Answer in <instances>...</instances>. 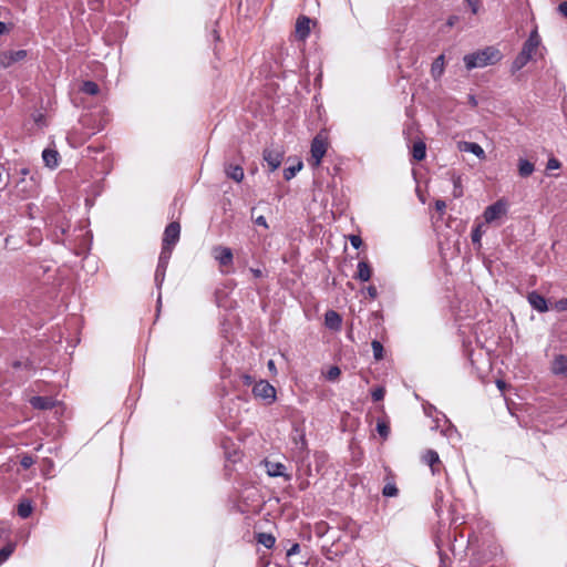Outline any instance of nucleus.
I'll return each instance as SVG.
<instances>
[{"label":"nucleus","instance_id":"obj_53","mask_svg":"<svg viewBox=\"0 0 567 567\" xmlns=\"http://www.w3.org/2000/svg\"><path fill=\"white\" fill-rule=\"evenodd\" d=\"M212 37H213L214 41H219L220 37H219V32L217 29H213Z\"/></svg>","mask_w":567,"mask_h":567},{"label":"nucleus","instance_id":"obj_6","mask_svg":"<svg viewBox=\"0 0 567 567\" xmlns=\"http://www.w3.org/2000/svg\"><path fill=\"white\" fill-rule=\"evenodd\" d=\"M252 394L271 404L276 400V389L266 380H260L252 386Z\"/></svg>","mask_w":567,"mask_h":567},{"label":"nucleus","instance_id":"obj_55","mask_svg":"<svg viewBox=\"0 0 567 567\" xmlns=\"http://www.w3.org/2000/svg\"><path fill=\"white\" fill-rule=\"evenodd\" d=\"M7 31V24L0 21V34H3Z\"/></svg>","mask_w":567,"mask_h":567},{"label":"nucleus","instance_id":"obj_48","mask_svg":"<svg viewBox=\"0 0 567 567\" xmlns=\"http://www.w3.org/2000/svg\"><path fill=\"white\" fill-rule=\"evenodd\" d=\"M367 293L370 299L374 300L378 297V290L375 286L367 287Z\"/></svg>","mask_w":567,"mask_h":567},{"label":"nucleus","instance_id":"obj_35","mask_svg":"<svg viewBox=\"0 0 567 567\" xmlns=\"http://www.w3.org/2000/svg\"><path fill=\"white\" fill-rule=\"evenodd\" d=\"M382 494L385 497H395L399 494V489L394 483H388L383 487Z\"/></svg>","mask_w":567,"mask_h":567},{"label":"nucleus","instance_id":"obj_4","mask_svg":"<svg viewBox=\"0 0 567 567\" xmlns=\"http://www.w3.org/2000/svg\"><path fill=\"white\" fill-rule=\"evenodd\" d=\"M181 236V225L177 221L169 223L163 236L162 249H168L173 252L174 246L178 243Z\"/></svg>","mask_w":567,"mask_h":567},{"label":"nucleus","instance_id":"obj_56","mask_svg":"<svg viewBox=\"0 0 567 567\" xmlns=\"http://www.w3.org/2000/svg\"><path fill=\"white\" fill-rule=\"evenodd\" d=\"M267 365L270 371H276L275 362L272 360H269Z\"/></svg>","mask_w":567,"mask_h":567},{"label":"nucleus","instance_id":"obj_42","mask_svg":"<svg viewBox=\"0 0 567 567\" xmlns=\"http://www.w3.org/2000/svg\"><path fill=\"white\" fill-rule=\"evenodd\" d=\"M349 239H350L351 246L354 249L360 248V246L362 245V239L359 235H351Z\"/></svg>","mask_w":567,"mask_h":567},{"label":"nucleus","instance_id":"obj_26","mask_svg":"<svg viewBox=\"0 0 567 567\" xmlns=\"http://www.w3.org/2000/svg\"><path fill=\"white\" fill-rule=\"evenodd\" d=\"M256 538H257V542L259 544H261L262 546H265L267 549L272 548L276 543L275 536L269 533H258Z\"/></svg>","mask_w":567,"mask_h":567},{"label":"nucleus","instance_id":"obj_59","mask_svg":"<svg viewBox=\"0 0 567 567\" xmlns=\"http://www.w3.org/2000/svg\"><path fill=\"white\" fill-rule=\"evenodd\" d=\"M470 102L473 106H475L477 104V102L473 95L470 96Z\"/></svg>","mask_w":567,"mask_h":567},{"label":"nucleus","instance_id":"obj_11","mask_svg":"<svg viewBox=\"0 0 567 567\" xmlns=\"http://www.w3.org/2000/svg\"><path fill=\"white\" fill-rule=\"evenodd\" d=\"M262 156L269 167V172H275L281 165L284 158V154L281 152L269 148L264 151Z\"/></svg>","mask_w":567,"mask_h":567},{"label":"nucleus","instance_id":"obj_51","mask_svg":"<svg viewBox=\"0 0 567 567\" xmlns=\"http://www.w3.org/2000/svg\"><path fill=\"white\" fill-rule=\"evenodd\" d=\"M2 172H3V166L0 164V190H3L6 189V187L8 186L9 182H3V175H2Z\"/></svg>","mask_w":567,"mask_h":567},{"label":"nucleus","instance_id":"obj_7","mask_svg":"<svg viewBox=\"0 0 567 567\" xmlns=\"http://www.w3.org/2000/svg\"><path fill=\"white\" fill-rule=\"evenodd\" d=\"M27 55L28 51L23 49L17 51L9 50L0 52V70L7 69L12 64L24 60Z\"/></svg>","mask_w":567,"mask_h":567},{"label":"nucleus","instance_id":"obj_9","mask_svg":"<svg viewBox=\"0 0 567 567\" xmlns=\"http://www.w3.org/2000/svg\"><path fill=\"white\" fill-rule=\"evenodd\" d=\"M266 473L271 477H284L285 481L289 482L291 475L286 473V466L279 462L265 461L264 462Z\"/></svg>","mask_w":567,"mask_h":567},{"label":"nucleus","instance_id":"obj_3","mask_svg":"<svg viewBox=\"0 0 567 567\" xmlns=\"http://www.w3.org/2000/svg\"><path fill=\"white\" fill-rule=\"evenodd\" d=\"M328 150V138L322 133L317 134L311 141L310 153L311 157L309 159L310 164L313 167H318L321 164L323 156L326 155Z\"/></svg>","mask_w":567,"mask_h":567},{"label":"nucleus","instance_id":"obj_25","mask_svg":"<svg viewBox=\"0 0 567 567\" xmlns=\"http://www.w3.org/2000/svg\"><path fill=\"white\" fill-rule=\"evenodd\" d=\"M58 157H59V154L54 150L47 148L42 152V158H43L45 165L51 168L58 166Z\"/></svg>","mask_w":567,"mask_h":567},{"label":"nucleus","instance_id":"obj_45","mask_svg":"<svg viewBox=\"0 0 567 567\" xmlns=\"http://www.w3.org/2000/svg\"><path fill=\"white\" fill-rule=\"evenodd\" d=\"M300 551V545L298 543H293L289 549H287V557H291L297 555Z\"/></svg>","mask_w":567,"mask_h":567},{"label":"nucleus","instance_id":"obj_14","mask_svg":"<svg viewBox=\"0 0 567 567\" xmlns=\"http://www.w3.org/2000/svg\"><path fill=\"white\" fill-rule=\"evenodd\" d=\"M324 324L327 328L338 331L341 329L342 318L334 310H328L324 315Z\"/></svg>","mask_w":567,"mask_h":567},{"label":"nucleus","instance_id":"obj_57","mask_svg":"<svg viewBox=\"0 0 567 567\" xmlns=\"http://www.w3.org/2000/svg\"><path fill=\"white\" fill-rule=\"evenodd\" d=\"M29 173H30V169L28 167H23L20 169V174L23 176L28 175Z\"/></svg>","mask_w":567,"mask_h":567},{"label":"nucleus","instance_id":"obj_20","mask_svg":"<svg viewBox=\"0 0 567 567\" xmlns=\"http://www.w3.org/2000/svg\"><path fill=\"white\" fill-rule=\"evenodd\" d=\"M225 173L228 178L235 181L236 183H240L244 179V169L239 165L229 164L226 166Z\"/></svg>","mask_w":567,"mask_h":567},{"label":"nucleus","instance_id":"obj_60","mask_svg":"<svg viewBox=\"0 0 567 567\" xmlns=\"http://www.w3.org/2000/svg\"><path fill=\"white\" fill-rule=\"evenodd\" d=\"M497 386H498L499 389H502V388L504 386V382H503L502 380H498V381H497Z\"/></svg>","mask_w":567,"mask_h":567},{"label":"nucleus","instance_id":"obj_37","mask_svg":"<svg viewBox=\"0 0 567 567\" xmlns=\"http://www.w3.org/2000/svg\"><path fill=\"white\" fill-rule=\"evenodd\" d=\"M296 446L300 451V453H303L307 451V440L305 434H299L298 440H296Z\"/></svg>","mask_w":567,"mask_h":567},{"label":"nucleus","instance_id":"obj_39","mask_svg":"<svg viewBox=\"0 0 567 567\" xmlns=\"http://www.w3.org/2000/svg\"><path fill=\"white\" fill-rule=\"evenodd\" d=\"M441 415H442V419L444 420V422L449 424L446 430H442V433H443V435L451 437L452 433L456 432V429L454 427V425H452L450 423V421L446 419V416L444 414H441Z\"/></svg>","mask_w":567,"mask_h":567},{"label":"nucleus","instance_id":"obj_19","mask_svg":"<svg viewBox=\"0 0 567 567\" xmlns=\"http://www.w3.org/2000/svg\"><path fill=\"white\" fill-rule=\"evenodd\" d=\"M462 152H468L474 154L478 158H485V152L483 147L474 142H463L460 146Z\"/></svg>","mask_w":567,"mask_h":567},{"label":"nucleus","instance_id":"obj_22","mask_svg":"<svg viewBox=\"0 0 567 567\" xmlns=\"http://www.w3.org/2000/svg\"><path fill=\"white\" fill-rule=\"evenodd\" d=\"M412 157L417 161V162H421L425 158L426 156V145L423 141H416L414 142L413 146H412Z\"/></svg>","mask_w":567,"mask_h":567},{"label":"nucleus","instance_id":"obj_49","mask_svg":"<svg viewBox=\"0 0 567 567\" xmlns=\"http://www.w3.org/2000/svg\"><path fill=\"white\" fill-rule=\"evenodd\" d=\"M249 271L254 278H261L265 276L264 271L259 268H249Z\"/></svg>","mask_w":567,"mask_h":567},{"label":"nucleus","instance_id":"obj_30","mask_svg":"<svg viewBox=\"0 0 567 567\" xmlns=\"http://www.w3.org/2000/svg\"><path fill=\"white\" fill-rule=\"evenodd\" d=\"M16 543H8L0 549V565H2L14 551Z\"/></svg>","mask_w":567,"mask_h":567},{"label":"nucleus","instance_id":"obj_62","mask_svg":"<svg viewBox=\"0 0 567 567\" xmlns=\"http://www.w3.org/2000/svg\"><path fill=\"white\" fill-rule=\"evenodd\" d=\"M453 23H454V22H453V18H450V20H449V24H450V25H453Z\"/></svg>","mask_w":567,"mask_h":567},{"label":"nucleus","instance_id":"obj_31","mask_svg":"<svg viewBox=\"0 0 567 567\" xmlns=\"http://www.w3.org/2000/svg\"><path fill=\"white\" fill-rule=\"evenodd\" d=\"M302 168V162H298L296 165H291L289 167H286L284 169V178L286 181L292 179L298 172H300Z\"/></svg>","mask_w":567,"mask_h":567},{"label":"nucleus","instance_id":"obj_40","mask_svg":"<svg viewBox=\"0 0 567 567\" xmlns=\"http://www.w3.org/2000/svg\"><path fill=\"white\" fill-rule=\"evenodd\" d=\"M554 308L557 311H567V298H561L557 300L554 305Z\"/></svg>","mask_w":567,"mask_h":567},{"label":"nucleus","instance_id":"obj_12","mask_svg":"<svg viewBox=\"0 0 567 567\" xmlns=\"http://www.w3.org/2000/svg\"><path fill=\"white\" fill-rule=\"evenodd\" d=\"M527 301L534 310L540 313L548 311V303L546 298L535 290L528 292Z\"/></svg>","mask_w":567,"mask_h":567},{"label":"nucleus","instance_id":"obj_38","mask_svg":"<svg viewBox=\"0 0 567 567\" xmlns=\"http://www.w3.org/2000/svg\"><path fill=\"white\" fill-rule=\"evenodd\" d=\"M34 463V460L31 455H23L20 460V465L23 467V468H30Z\"/></svg>","mask_w":567,"mask_h":567},{"label":"nucleus","instance_id":"obj_16","mask_svg":"<svg viewBox=\"0 0 567 567\" xmlns=\"http://www.w3.org/2000/svg\"><path fill=\"white\" fill-rule=\"evenodd\" d=\"M371 275H372V269H371L369 262L364 261V260L359 261L358 266H357V272L353 278L364 282V281L370 280Z\"/></svg>","mask_w":567,"mask_h":567},{"label":"nucleus","instance_id":"obj_50","mask_svg":"<svg viewBox=\"0 0 567 567\" xmlns=\"http://www.w3.org/2000/svg\"><path fill=\"white\" fill-rule=\"evenodd\" d=\"M255 224L258 225V226H262L265 228H268V224H267V220H266V217L265 216H258L256 219H255Z\"/></svg>","mask_w":567,"mask_h":567},{"label":"nucleus","instance_id":"obj_29","mask_svg":"<svg viewBox=\"0 0 567 567\" xmlns=\"http://www.w3.org/2000/svg\"><path fill=\"white\" fill-rule=\"evenodd\" d=\"M69 227L70 225L68 223H61L60 225L55 226L52 234L55 243H63V236L66 234Z\"/></svg>","mask_w":567,"mask_h":567},{"label":"nucleus","instance_id":"obj_8","mask_svg":"<svg viewBox=\"0 0 567 567\" xmlns=\"http://www.w3.org/2000/svg\"><path fill=\"white\" fill-rule=\"evenodd\" d=\"M506 212V204L503 200H497L485 208L483 217L486 224H491L505 215Z\"/></svg>","mask_w":567,"mask_h":567},{"label":"nucleus","instance_id":"obj_23","mask_svg":"<svg viewBox=\"0 0 567 567\" xmlns=\"http://www.w3.org/2000/svg\"><path fill=\"white\" fill-rule=\"evenodd\" d=\"M32 511H33V506H32V502L30 499H22L19 502L18 504V507H17V513L18 515L25 519L28 518L31 514H32Z\"/></svg>","mask_w":567,"mask_h":567},{"label":"nucleus","instance_id":"obj_17","mask_svg":"<svg viewBox=\"0 0 567 567\" xmlns=\"http://www.w3.org/2000/svg\"><path fill=\"white\" fill-rule=\"evenodd\" d=\"M31 405L38 410H50L54 406V401L49 396H32L30 400Z\"/></svg>","mask_w":567,"mask_h":567},{"label":"nucleus","instance_id":"obj_2","mask_svg":"<svg viewBox=\"0 0 567 567\" xmlns=\"http://www.w3.org/2000/svg\"><path fill=\"white\" fill-rule=\"evenodd\" d=\"M540 42L542 40L537 30H533L524 42L520 52L516 55L511 65V72L513 74L522 70L533 59V55L536 53Z\"/></svg>","mask_w":567,"mask_h":567},{"label":"nucleus","instance_id":"obj_18","mask_svg":"<svg viewBox=\"0 0 567 567\" xmlns=\"http://www.w3.org/2000/svg\"><path fill=\"white\" fill-rule=\"evenodd\" d=\"M551 370L557 375L567 377V357L564 354L555 357Z\"/></svg>","mask_w":567,"mask_h":567},{"label":"nucleus","instance_id":"obj_52","mask_svg":"<svg viewBox=\"0 0 567 567\" xmlns=\"http://www.w3.org/2000/svg\"><path fill=\"white\" fill-rule=\"evenodd\" d=\"M424 412L427 416H431V417H434L433 416V413H436V414H440L437 411H436V408L433 406V405H429L427 408H424Z\"/></svg>","mask_w":567,"mask_h":567},{"label":"nucleus","instance_id":"obj_63","mask_svg":"<svg viewBox=\"0 0 567 567\" xmlns=\"http://www.w3.org/2000/svg\"><path fill=\"white\" fill-rule=\"evenodd\" d=\"M439 498H440V499H441V498H443V495L441 494V495L439 496V495L436 494V499H439Z\"/></svg>","mask_w":567,"mask_h":567},{"label":"nucleus","instance_id":"obj_54","mask_svg":"<svg viewBox=\"0 0 567 567\" xmlns=\"http://www.w3.org/2000/svg\"><path fill=\"white\" fill-rule=\"evenodd\" d=\"M86 152H87V155H91L92 153H99L100 148H96L94 146H87Z\"/></svg>","mask_w":567,"mask_h":567},{"label":"nucleus","instance_id":"obj_41","mask_svg":"<svg viewBox=\"0 0 567 567\" xmlns=\"http://www.w3.org/2000/svg\"><path fill=\"white\" fill-rule=\"evenodd\" d=\"M341 371L338 367H331L327 373L328 380L332 381L340 375Z\"/></svg>","mask_w":567,"mask_h":567},{"label":"nucleus","instance_id":"obj_5","mask_svg":"<svg viewBox=\"0 0 567 567\" xmlns=\"http://www.w3.org/2000/svg\"><path fill=\"white\" fill-rule=\"evenodd\" d=\"M171 256H172V251H168V249L161 250L157 267L155 270V276H154L155 285L158 290L162 288V285L165 280L166 269H167Z\"/></svg>","mask_w":567,"mask_h":567},{"label":"nucleus","instance_id":"obj_15","mask_svg":"<svg viewBox=\"0 0 567 567\" xmlns=\"http://www.w3.org/2000/svg\"><path fill=\"white\" fill-rule=\"evenodd\" d=\"M422 460L425 464H427L431 467L433 474L439 473L441 461L436 451L427 450L424 453Z\"/></svg>","mask_w":567,"mask_h":567},{"label":"nucleus","instance_id":"obj_27","mask_svg":"<svg viewBox=\"0 0 567 567\" xmlns=\"http://www.w3.org/2000/svg\"><path fill=\"white\" fill-rule=\"evenodd\" d=\"M484 225L483 224H477L473 229H472V234H471V239H472V243L473 245L476 247V248H481L482 246V236L483 234L485 233V230L483 229Z\"/></svg>","mask_w":567,"mask_h":567},{"label":"nucleus","instance_id":"obj_44","mask_svg":"<svg viewBox=\"0 0 567 567\" xmlns=\"http://www.w3.org/2000/svg\"><path fill=\"white\" fill-rule=\"evenodd\" d=\"M465 2L471 8V11L473 14H476L478 12V4H480L478 0H465Z\"/></svg>","mask_w":567,"mask_h":567},{"label":"nucleus","instance_id":"obj_61","mask_svg":"<svg viewBox=\"0 0 567 567\" xmlns=\"http://www.w3.org/2000/svg\"><path fill=\"white\" fill-rule=\"evenodd\" d=\"M434 422L436 423V427H439L440 426V419L437 416L434 419Z\"/></svg>","mask_w":567,"mask_h":567},{"label":"nucleus","instance_id":"obj_28","mask_svg":"<svg viewBox=\"0 0 567 567\" xmlns=\"http://www.w3.org/2000/svg\"><path fill=\"white\" fill-rule=\"evenodd\" d=\"M81 92L84 93V94H87V95H96L99 94L100 92V87L97 85V83H95L94 81H84L81 85Z\"/></svg>","mask_w":567,"mask_h":567},{"label":"nucleus","instance_id":"obj_24","mask_svg":"<svg viewBox=\"0 0 567 567\" xmlns=\"http://www.w3.org/2000/svg\"><path fill=\"white\" fill-rule=\"evenodd\" d=\"M444 72V55H439L431 65V74L436 80L442 76Z\"/></svg>","mask_w":567,"mask_h":567},{"label":"nucleus","instance_id":"obj_43","mask_svg":"<svg viewBox=\"0 0 567 567\" xmlns=\"http://www.w3.org/2000/svg\"><path fill=\"white\" fill-rule=\"evenodd\" d=\"M560 165L561 164L557 158L551 157L547 162V169H558L560 167Z\"/></svg>","mask_w":567,"mask_h":567},{"label":"nucleus","instance_id":"obj_33","mask_svg":"<svg viewBox=\"0 0 567 567\" xmlns=\"http://www.w3.org/2000/svg\"><path fill=\"white\" fill-rule=\"evenodd\" d=\"M377 431L381 437H383L384 440L388 439L390 434L389 423L386 421L379 420L377 423Z\"/></svg>","mask_w":567,"mask_h":567},{"label":"nucleus","instance_id":"obj_36","mask_svg":"<svg viewBox=\"0 0 567 567\" xmlns=\"http://www.w3.org/2000/svg\"><path fill=\"white\" fill-rule=\"evenodd\" d=\"M384 394H385V390L382 386H378V388L373 389L371 392L372 400L375 402L383 400Z\"/></svg>","mask_w":567,"mask_h":567},{"label":"nucleus","instance_id":"obj_1","mask_svg":"<svg viewBox=\"0 0 567 567\" xmlns=\"http://www.w3.org/2000/svg\"><path fill=\"white\" fill-rule=\"evenodd\" d=\"M503 55L495 47H486L482 50L464 55V63L467 70L494 65L502 60Z\"/></svg>","mask_w":567,"mask_h":567},{"label":"nucleus","instance_id":"obj_34","mask_svg":"<svg viewBox=\"0 0 567 567\" xmlns=\"http://www.w3.org/2000/svg\"><path fill=\"white\" fill-rule=\"evenodd\" d=\"M371 347H372L374 359L375 360L383 359V346H382V343L380 341H378V340H373L371 342Z\"/></svg>","mask_w":567,"mask_h":567},{"label":"nucleus","instance_id":"obj_46","mask_svg":"<svg viewBox=\"0 0 567 567\" xmlns=\"http://www.w3.org/2000/svg\"><path fill=\"white\" fill-rule=\"evenodd\" d=\"M557 11L559 14H561L564 18H567V0L563 1L558 4Z\"/></svg>","mask_w":567,"mask_h":567},{"label":"nucleus","instance_id":"obj_47","mask_svg":"<svg viewBox=\"0 0 567 567\" xmlns=\"http://www.w3.org/2000/svg\"><path fill=\"white\" fill-rule=\"evenodd\" d=\"M445 208H446V203L444 200H442V199L435 200L436 212L443 214L445 212Z\"/></svg>","mask_w":567,"mask_h":567},{"label":"nucleus","instance_id":"obj_58","mask_svg":"<svg viewBox=\"0 0 567 567\" xmlns=\"http://www.w3.org/2000/svg\"><path fill=\"white\" fill-rule=\"evenodd\" d=\"M156 303H157V310H159V307L162 306V295H161V292H159V293H158V296H157V301H156Z\"/></svg>","mask_w":567,"mask_h":567},{"label":"nucleus","instance_id":"obj_10","mask_svg":"<svg viewBox=\"0 0 567 567\" xmlns=\"http://www.w3.org/2000/svg\"><path fill=\"white\" fill-rule=\"evenodd\" d=\"M213 256L220 266H230L233 264L234 255L230 248L225 246H216L213 248Z\"/></svg>","mask_w":567,"mask_h":567},{"label":"nucleus","instance_id":"obj_32","mask_svg":"<svg viewBox=\"0 0 567 567\" xmlns=\"http://www.w3.org/2000/svg\"><path fill=\"white\" fill-rule=\"evenodd\" d=\"M452 182H453V196L455 198L462 197L463 196V188H462V185H461V177L456 176V175H453L452 176Z\"/></svg>","mask_w":567,"mask_h":567},{"label":"nucleus","instance_id":"obj_21","mask_svg":"<svg viewBox=\"0 0 567 567\" xmlns=\"http://www.w3.org/2000/svg\"><path fill=\"white\" fill-rule=\"evenodd\" d=\"M535 171V165L526 158L518 159V174L520 177L526 178Z\"/></svg>","mask_w":567,"mask_h":567},{"label":"nucleus","instance_id":"obj_13","mask_svg":"<svg viewBox=\"0 0 567 567\" xmlns=\"http://www.w3.org/2000/svg\"><path fill=\"white\" fill-rule=\"evenodd\" d=\"M310 18L301 16L296 22V34L299 39L305 40L310 33Z\"/></svg>","mask_w":567,"mask_h":567}]
</instances>
